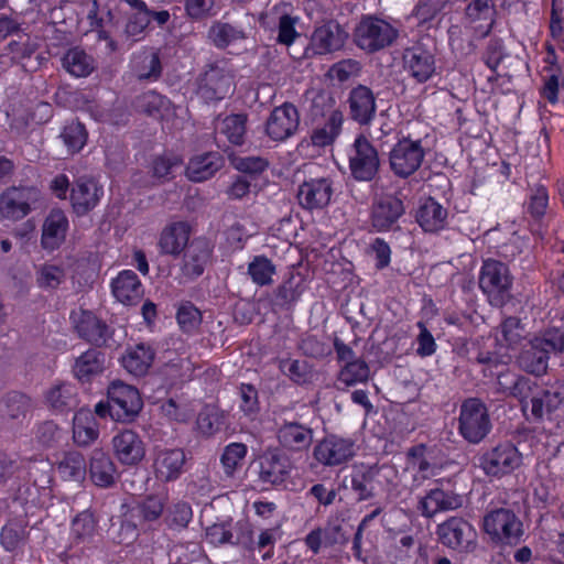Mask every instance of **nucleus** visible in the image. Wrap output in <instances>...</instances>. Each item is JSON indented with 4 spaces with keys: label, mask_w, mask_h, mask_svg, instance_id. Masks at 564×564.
Listing matches in <instances>:
<instances>
[{
    "label": "nucleus",
    "mask_w": 564,
    "mask_h": 564,
    "mask_svg": "<svg viewBox=\"0 0 564 564\" xmlns=\"http://www.w3.org/2000/svg\"><path fill=\"white\" fill-rule=\"evenodd\" d=\"M522 460V454L517 446L505 441L487 449L479 458V466L487 476L501 478L518 469Z\"/></svg>",
    "instance_id": "obj_6"
},
{
    "label": "nucleus",
    "mask_w": 564,
    "mask_h": 564,
    "mask_svg": "<svg viewBox=\"0 0 564 564\" xmlns=\"http://www.w3.org/2000/svg\"><path fill=\"white\" fill-rule=\"evenodd\" d=\"M111 444L115 456L122 465L135 466L145 456L143 441L131 430H124L116 434Z\"/></svg>",
    "instance_id": "obj_23"
},
{
    "label": "nucleus",
    "mask_w": 564,
    "mask_h": 564,
    "mask_svg": "<svg viewBox=\"0 0 564 564\" xmlns=\"http://www.w3.org/2000/svg\"><path fill=\"white\" fill-rule=\"evenodd\" d=\"M499 390L517 398L520 402L532 398L534 394V388H536L535 381L528 377L514 376L511 373L500 375L498 377Z\"/></svg>",
    "instance_id": "obj_44"
},
{
    "label": "nucleus",
    "mask_w": 564,
    "mask_h": 564,
    "mask_svg": "<svg viewBox=\"0 0 564 564\" xmlns=\"http://www.w3.org/2000/svg\"><path fill=\"white\" fill-rule=\"evenodd\" d=\"M291 463L278 451L268 452L260 462V479L270 485H281L289 477Z\"/></svg>",
    "instance_id": "obj_33"
},
{
    "label": "nucleus",
    "mask_w": 564,
    "mask_h": 564,
    "mask_svg": "<svg viewBox=\"0 0 564 564\" xmlns=\"http://www.w3.org/2000/svg\"><path fill=\"white\" fill-rule=\"evenodd\" d=\"M513 276L509 267L496 259L482 261L478 285L488 302L496 307H502L511 299Z\"/></svg>",
    "instance_id": "obj_2"
},
{
    "label": "nucleus",
    "mask_w": 564,
    "mask_h": 564,
    "mask_svg": "<svg viewBox=\"0 0 564 564\" xmlns=\"http://www.w3.org/2000/svg\"><path fill=\"white\" fill-rule=\"evenodd\" d=\"M247 452L248 448L243 443H230L224 448L220 463L226 476L232 477L242 467Z\"/></svg>",
    "instance_id": "obj_52"
},
{
    "label": "nucleus",
    "mask_w": 564,
    "mask_h": 564,
    "mask_svg": "<svg viewBox=\"0 0 564 564\" xmlns=\"http://www.w3.org/2000/svg\"><path fill=\"white\" fill-rule=\"evenodd\" d=\"M405 213V207L397 196L386 195L373 202L371 207V224L377 231L392 229L400 217Z\"/></svg>",
    "instance_id": "obj_21"
},
{
    "label": "nucleus",
    "mask_w": 564,
    "mask_h": 564,
    "mask_svg": "<svg viewBox=\"0 0 564 564\" xmlns=\"http://www.w3.org/2000/svg\"><path fill=\"white\" fill-rule=\"evenodd\" d=\"M463 506V497L452 490L433 488L419 501L417 509L422 516L432 518L437 512L452 511Z\"/></svg>",
    "instance_id": "obj_26"
},
{
    "label": "nucleus",
    "mask_w": 564,
    "mask_h": 564,
    "mask_svg": "<svg viewBox=\"0 0 564 564\" xmlns=\"http://www.w3.org/2000/svg\"><path fill=\"white\" fill-rule=\"evenodd\" d=\"M68 229V219L61 209H53L47 215L42 227V246L54 250L65 240Z\"/></svg>",
    "instance_id": "obj_36"
},
{
    "label": "nucleus",
    "mask_w": 564,
    "mask_h": 564,
    "mask_svg": "<svg viewBox=\"0 0 564 564\" xmlns=\"http://www.w3.org/2000/svg\"><path fill=\"white\" fill-rule=\"evenodd\" d=\"M289 9L290 6L288 3L280 2L270 10H267L260 18L261 24L265 26H268L270 22L278 20V42L284 45H291L299 36L295 30V24L299 19L290 15Z\"/></svg>",
    "instance_id": "obj_29"
},
{
    "label": "nucleus",
    "mask_w": 564,
    "mask_h": 564,
    "mask_svg": "<svg viewBox=\"0 0 564 564\" xmlns=\"http://www.w3.org/2000/svg\"><path fill=\"white\" fill-rule=\"evenodd\" d=\"M181 329L185 333L195 332L202 323V314L191 302L182 303L176 313Z\"/></svg>",
    "instance_id": "obj_62"
},
{
    "label": "nucleus",
    "mask_w": 564,
    "mask_h": 564,
    "mask_svg": "<svg viewBox=\"0 0 564 564\" xmlns=\"http://www.w3.org/2000/svg\"><path fill=\"white\" fill-rule=\"evenodd\" d=\"M191 235V226L185 221H176L167 225L161 232L159 248L162 253L178 256L187 247Z\"/></svg>",
    "instance_id": "obj_34"
},
{
    "label": "nucleus",
    "mask_w": 564,
    "mask_h": 564,
    "mask_svg": "<svg viewBox=\"0 0 564 564\" xmlns=\"http://www.w3.org/2000/svg\"><path fill=\"white\" fill-rule=\"evenodd\" d=\"M186 455L182 448L158 449L153 459V471L158 480L175 481L184 471Z\"/></svg>",
    "instance_id": "obj_20"
},
{
    "label": "nucleus",
    "mask_w": 564,
    "mask_h": 564,
    "mask_svg": "<svg viewBox=\"0 0 564 564\" xmlns=\"http://www.w3.org/2000/svg\"><path fill=\"white\" fill-rule=\"evenodd\" d=\"M99 436L98 424L89 411L80 410L73 419V438L79 446H88Z\"/></svg>",
    "instance_id": "obj_43"
},
{
    "label": "nucleus",
    "mask_w": 564,
    "mask_h": 564,
    "mask_svg": "<svg viewBox=\"0 0 564 564\" xmlns=\"http://www.w3.org/2000/svg\"><path fill=\"white\" fill-rule=\"evenodd\" d=\"M355 454V442L350 437H341L336 434L324 437L313 449L314 458L326 467L347 464Z\"/></svg>",
    "instance_id": "obj_11"
},
{
    "label": "nucleus",
    "mask_w": 564,
    "mask_h": 564,
    "mask_svg": "<svg viewBox=\"0 0 564 564\" xmlns=\"http://www.w3.org/2000/svg\"><path fill=\"white\" fill-rule=\"evenodd\" d=\"M32 408L31 399L20 392L7 393L0 400V424L14 426L20 424Z\"/></svg>",
    "instance_id": "obj_31"
},
{
    "label": "nucleus",
    "mask_w": 564,
    "mask_h": 564,
    "mask_svg": "<svg viewBox=\"0 0 564 564\" xmlns=\"http://www.w3.org/2000/svg\"><path fill=\"white\" fill-rule=\"evenodd\" d=\"M47 405L54 411H65L74 405L73 388L69 384H56L45 393Z\"/></svg>",
    "instance_id": "obj_55"
},
{
    "label": "nucleus",
    "mask_w": 564,
    "mask_h": 564,
    "mask_svg": "<svg viewBox=\"0 0 564 564\" xmlns=\"http://www.w3.org/2000/svg\"><path fill=\"white\" fill-rule=\"evenodd\" d=\"M564 351V332L557 328H549L529 340L522 348L519 357V366L527 372L542 376L546 372L550 356Z\"/></svg>",
    "instance_id": "obj_1"
},
{
    "label": "nucleus",
    "mask_w": 564,
    "mask_h": 564,
    "mask_svg": "<svg viewBox=\"0 0 564 564\" xmlns=\"http://www.w3.org/2000/svg\"><path fill=\"white\" fill-rule=\"evenodd\" d=\"M105 368V356L96 349H88L75 359L74 376L82 382H89L100 375Z\"/></svg>",
    "instance_id": "obj_41"
},
{
    "label": "nucleus",
    "mask_w": 564,
    "mask_h": 564,
    "mask_svg": "<svg viewBox=\"0 0 564 564\" xmlns=\"http://www.w3.org/2000/svg\"><path fill=\"white\" fill-rule=\"evenodd\" d=\"M425 150L421 140L402 138L390 150L389 164L394 175L406 178L423 163Z\"/></svg>",
    "instance_id": "obj_9"
},
{
    "label": "nucleus",
    "mask_w": 564,
    "mask_h": 564,
    "mask_svg": "<svg viewBox=\"0 0 564 564\" xmlns=\"http://www.w3.org/2000/svg\"><path fill=\"white\" fill-rule=\"evenodd\" d=\"M64 69L75 77H86L90 75L96 65L95 59L80 48H70L62 58Z\"/></svg>",
    "instance_id": "obj_47"
},
{
    "label": "nucleus",
    "mask_w": 564,
    "mask_h": 564,
    "mask_svg": "<svg viewBox=\"0 0 564 564\" xmlns=\"http://www.w3.org/2000/svg\"><path fill=\"white\" fill-rule=\"evenodd\" d=\"M212 246L203 238H196L186 247L182 272L188 279H195L203 274L212 259Z\"/></svg>",
    "instance_id": "obj_27"
},
{
    "label": "nucleus",
    "mask_w": 564,
    "mask_h": 564,
    "mask_svg": "<svg viewBox=\"0 0 564 564\" xmlns=\"http://www.w3.org/2000/svg\"><path fill=\"white\" fill-rule=\"evenodd\" d=\"M226 424V416L223 411L215 406H205L197 416L196 426L204 436H213L220 432Z\"/></svg>",
    "instance_id": "obj_50"
},
{
    "label": "nucleus",
    "mask_w": 564,
    "mask_h": 564,
    "mask_svg": "<svg viewBox=\"0 0 564 564\" xmlns=\"http://www.w3.org/2000/svg\"><path fill=\"white\" fill-rule=\"evenodd\" d=\"M208 37L218 48H226L231 43L246 37L242 29L227 22L217 21L208 30Z\"/></svg>",
    "instance_id": "obj_49"
},
{
    "label": "nucleus",
    "mask_w": 564,
    "mask_h": 564,
    "mask_svg": "<svg viewBox=\"0 0 564 564\" xmlns=\"http://www.w3.org/2000/svg\"><path fill=\"white\" fill-rule=\"evenodd\" d=\"M334 194L333 181L329 177L310 178L297 189L299 204L307 210L323 209Z\"/></svg>",
    "instance_id": "obj_16"
},
{
    "label": "nucleus",
    "mask_w": 564,
    "mask_h": 564,
    "mask_svg": "<svg viewBox=\"0 0 564 564\" xmlns=\"http://www.w3.org/2000/svg\"><path fill=\"white\" fill-rule=\"evenodd\" d=\"M95 531L96 521L88 511L80 512L72 521V539L77 545L91 542Z\"/></svg>",
    "instance_id": "obj_51"
},
{
    "label": "nucleus",
    "mask_w": 564,
    "mask_h": 564,
    "mask_svg": "<svg viewBox=\"0 0 564 564\" xmlns=\"http://www.w3.org/2000/svg\"><path fill=\"white\" fill-rule=\"evenodd\" d=\"M379 475L377 465H354L351 471L343 480L345 488H350L358 501L370 500L376 495L375 481Z\"/></svg>",
    "instance_id": "obj_22"
},
{
    "label": "nucleus",
    "mask_w": 564,
    "mask_h": 564,
    "mask_svg": "<svg viewBox=\"0 0 564 564\" xmlns=\"http://www.w3.org/2000/svg\"><path fill=\"white\" fill-rule=\"evenodd\" d=\"M334 112H341L335 106V99L330 94L321 93L312 101L310 115L313 121L326 120Z\"/></svg>",
    "instance_id": "obj_61"
},
{
    "label": "nucleus",
    "mask_w": 564,
    "mask_h": 564,
    "mask_svg": "<svg viewBox=\"0 0 564 564\" xmlns=\"http://www.w3.org/2000/svg\"><path fill=\"white\" fill-rule=\"evenodd\" d=\"M448 0H419L412 14L420 23L433 20L446 6Z\"/></svg>",
    "instance_id": "obj_64"
},
{
    "label": "nucleus",
    "mask_w": 564,
    "mask_h": 564,
    "mask_svg": "<svg viewBox=\"0 0 564 564\" xmlns=\"http://www.w3.org/2000/svg\"><path fill=\"white\" fill-rule=\"evenodd\" d=\"M39 199V192L32 186H11L0 195V215L4 219L20 220L31 213V206Z\"/></svg>",
    "instance_id": "obj_12"
},
{
    "label": "nucleus",
    "mask_w": 564,
    "mask_h": 564,
    "mask_svg": "<svg viewBox=\"0 0 564 564\" xmlns=\"http://www.w3.org/2000/svg\"><path fill=\"white\" fill-rule=\"evenodd\" d=\"M303 292V278L299 273L291 272L274 291L276 304L280 306L291 305L300 300Z\"/></svg>",
    "instance_id": "obj_48"
},
{
    "label": "nucleus",
    "mask_w": 564,
    "mask_h": 564,
    "mask_svg": "<svg viewBox=\"0 0 564 564\" xmlns=\"http://www.w3.org/2000/svg\"><path fill=\"white\" fill-rule=\"evenodd\" d=\"M170 564H192L203 560L202 549L197 542L178 543L169 552Z\"/></svg>",
    "instance_id": "obj_56"
},
{
    "label": "nucleus",
    "mask_w": 564,
    "mask_h": 564,
    "mask_svg": "<svg viewBox=\"0 0 564 564\" xmlns=\"http://www.w3.org/2000/svg\"><path fill=\"white\" fill-rule=\"evenodd\" d=\"M484 531L497 545H516L523 535V524L510 509H496L484 518Z\"/></svg>",
    "instance_id": "obj_5"
},
{
    "label": "nucleus",
    "mask_w": 564,
    "mask_h": 564,
    "mask_svg": "<svg viewBox=\"0 0 564 564\" xmlns=\"http://www.w3.org/2000/svg\"><path fill=\"white\" fill-rule=\"evenodd\" d=\"M314 128L311 133V143L317 148L332 145L341 132L344 122L343 112H334L326 120L313 121Z\"/></svg>",
    "instance_id": "obj_37"
},
{
    "label": "nucleus",
    "mask_w": 564,
    "mask_h": 564,
    "mask_svg": "<svg viewBox=\"0 0 564 564\" xmlns=\"http://www.w3.org/2000/svg\"><path fill=\"white\" fill-rule=\"evenodd\" d=\"M248 273L259 286L270 285L275 274V265L264 256H257L248 265Z\"/></svg>",
    "instance_id": "obj_54"
},
{
    "label": "nucleus",
    "mask_w": 564,
    "mask_h": 564,
    "mask_svg": "<svg viewBox=\"0 0 564 564\" xmlns=\"http://www.w3.org/2000/svg\"><path fill=\"white\" fill-rule=\"evenodd\" d=\"M230 163L235 169L243 173L257 174L263 172L269 162L261 156H238L235 154H228Z\"/></svg>",
    "instance_id": "obj_63"
},
{
    "label": "nucleus",
    "mask_w": 564,
    "mask_h": 564,
    "mask_svg": "<svg viewBox=\"0 0 564 564\" xmlns=\"http://www.w3.org/2000/svg\"><path fill=\"white\" fill-rule=\"evenodd\" d=\"M132 69L140 80H158L162 74L160 54L155 48H144L134 55Z\"/></svg>",
    "instance_id": "obj_38"
},
{
    "label": "nucleus",
    "mask_w": 564,
    "mask_h": 564,
    "mask_svg": "<svg viewBox=\"0 0 564 564\" xmlns=\"http://www.w3.org/2000/svg\"><path fill=\"white\" fill-rule=\"evenodd\" d=\"M403 66L417 83H425L435 73V57L422 44H416L404 50Z\"/></svg>",
    "instance_id": "obj_19"
},
{
    "label": "nucleus",
    "mask_w": 564,
    "mask_h": 564,
    "mask_svg": "<svg viewBox=\"0 0 564 564\" xmlns=\"http://www.w3.org/2000/svg\"><path fill=\"white\" fill-rule=\"evenodd\" d=\"M350 118L361 126L369 124L377 111L376 96L373 91L365 86L354 87L348 96Z\"/></svg>",
    "instance_id": "obj_25"
},
{
    "label": "nucleus",
    "mask_w": 564,
    "mask_h": 564,
    "mask_svg": "<svg viewBox=\"0 0 564 564\" xmlns=\"http://www.w3.org/2000/svg\"><path fill=\"white\" fill-rule=\"evenodd\" d=\"M496 7L494 0H471L465 8L464 18L469 24L485 21L486 28L481 36H486L495 23Z\"/></svg>",
    "instance_id": "obj_45"
},
{
    "label": "nucleus",
    "mask_w": 564,
    "mask_h": 564,
    "mask_svg": "<svg viewBox=\"0 0 564 564\" xmlns=\"http://www.w3.org/2000/svg\"><path fill=\"white\" fill-rule=\"evenodd\" d=\"M346 31L335 21L317 26L310 41L308 51L314 55H325L340 50L346 40Z\"/></svg>",
    "instance_id": "obj_18"
},
{
    "label": "nucleus",
    "mask_w": 564,
    "mask_h": 564,
    "mask_svg": "<svg viewBox=\"0 0 564 564\" xmlns=\"http://www.w3.org/2000/svg\"><path fill=\"white\" fill-rule=\"evenodd\" d=\"M398 35L399 31L392 24L372 15L362 17L354 31L356 45L368 53L392 45Z\"/></svg>",
    "instance_id": "obj_3"
},
{
    "label": "nucleus",
    "mask_w": 564,
    "mask_h": 564,
    "mask_svg": "<svg viewBox=\"0 0 564 564\" xmlns=\"http://www.w3.org/2000/svg\"><path fill=\"white\" fill-rule=\"evenodd\" d=\"M154 356L155 352L150 346L138 344L126 351L121 358V364L131 375L143 376L150 369Z\"/></svg>",
    "instance_id": "obj_40"
},
{
    "label": "nucleus",
    "mask_w": 564,
    "mask_h": 564,
    "mask_svg": "<svg viewBox=\"0 0 564 564\" xmlns=\"http://www.w3.org/2000/svg\"><path fill=\"white\" fill-rule=\"evenodd\" d=\"M280 445L290 452H303L313 443L314 431L308 425L296 421H284L278 429Z\"/></svg>",
    "instance_id": "obj_24"
},
{
    "label": "nucleus",
    "mask_w": 564,
    "mask_h": 564,
    "mask_svg": "<svg viewBox=\"0 0 564 564\" xmlns=\"http://www.w3.org/2000/svg\"><path fill=\"white\" fill-rule=\"evenodd\" d=\"M556 402L550 389L539 390L531 398V413L541 420L558 408Z\"/></svg>",
    "instance_id": "obj_60"
},
{
    "label": "nucleus",
    "mask_w": 564,
    "mask_h": 564,
    "mask_svg": "<svg viewBox=\"0 0 564 564\" xmlns=\"http://www.w3.org/2000/svg\"><path fill=\"white\" fill-rule=\"evenodd\" d=\"M224 165L218 152H206L193 156L186 166V176L193 182H204L213 177Z\"/></svg>",
    "instance_id": "obj_35"
},
{
    "label": "nucleus",
    "mask_w": 564,
    "mask_h": 564,
    "mask_svg": "<svg viewBox=\"0 0 564 564\" xmlns=\"http://www.w3.org/2000/svg\"><path fill=\"white\" fill-rule=\"evenodd\" d=\"M369 376L370 369L367 362L362 359H357L345 364L338 373V382L345 387H351L366 382Z\"/></svg>",
    "instance_id": "obj_53"
},
{
    "label": "nucleus",
    "mask_w": 564,
    "mask_h": 564,
    "mask_svg": "<svg viewBox=\"0 0 564 564\" xmlns=\"http://www.w3.org/2000/svg\"><path fill=\"white\" fill-rule=\"evenodd\" d=\"M447 210L434 198H427L419 208L416 221L426 232H436L446 225Z\"/></svg>",
    "instance_id": "obj_39"
},
{
    "label": "nucleus",
    "mask_w": 564,
    "mask_h": 564,
    "mask_svg": "<svg viewBox=\"0 0 564 564\" xmlns=\"http://www.w3.org/2000/svg\"><path fill=\"white\" fill-rule=\"evenodd\" d=\"M216 134L225 137L234 145L245 143L247 133V116L243 113H232L216 122Z\"/></svg>",
    "instance_id": "obj_42"
},
{
    "label": "nucleus",
    "mask_w": 564,
    "mask_h": 564,
    "mask_svg": "<svg viewBox=\"0 0 564 564\" xmlns=\"http://www.w3.org/2000/svg\"><path fill=\"white\" fill-rule=\"evenodd\" d=\"M349 171L359 182L372 181L379 172L380 158L373 144L362 134L358 135L348 152Z\"/></svg>",
    "instance_id": "obj_8"
},
{
    "label": "nucleus",
    "mask_w": 564,
    "mask_h": 564,
    "mask_svg": "<svg viewBox=\"0 0 564 564\" xmlns=\"http://www.w3.org/2000/svg\"><path fill=\"white\" fill-rule=\"evenodd\" d=\"M279 368L297 384H304L310 381L312 369L305 360L282 359L280 360Z\"/></svg>",
    "instance_id": "obj_58"
},
{
    "label": "nucleus",
    "mask_w": 564,
    "mask_h": 564,
    "mask_svg": "<svg viewBox=\"0 0 564 564\" xmlns=\"http://www.w3.org/2000/svg\"><path fill=\"white\" fill-rule=\"evenodd\" d=\"M164 509L163 499L158 496H148L132 509L133 516L143 521L151 522L158 520Z\"/></svg>",
    "instance_id": "obj_59"
},
{
    "label": "nucleus",
    "mask_w": 564,
    "mask_h": 564,
    "mask_svg": "<svg viewBox=\"0 0 564 564\" xmlns=\"http://www.w3.org/2000/svg\"><path fill=\"white\" fill-rule=\"evenodd\" d=\"M300 124V115L295 106L285 102L275 107L267 120V134L274 141H284L292 137Z\"/></svg>",
    "instance_id": "obj_17"
},
{
    "label": "nucleus",
    "mask_w": 564,
    "mask_h": 564,
    "mask_svg": "<svg viewBox=\"0 0 564 564\" xmlns=\"http://www.w3.org/2000/svg\"><path fill=\"white\" fill-rule=\"evenodd\" d=\"M59 138L69 153H76L85 145L87 132L80 122L72 121L64 127Z\"/></svg>",
    "instance_id": "obj_57"
},
{
    "label": "nucleus",
    "mask_w": 564,
    "mask_h": 564,
    "mask_svg": "<svg viewBox=\"0 0 564 564\" xmlns=\"http://www.w3.org/2000/svg\"><path fill=\"white\" fill-rule=\"evenodd\" d=\"M107 395L111 402L112 419L118 422H132L143 406L139 391L120 380L110 383Z\"/></svg>",
    "instance_id": "obj_10"
},
{
    "label": "nucleus",
    "mask_w": 564,
    "mask_h": 564,
    "mask_svg": "<svg viewBox=\"0 0 564 564\" xmlns=\"http://www.w3.org/2000/svg\"><path fill=\"white\" fill-rule=\"evenodd\" d=\"M492 424L486 404L478 398L463 401L458 416V432L468 443H480L491 431Z\"/></svg>",
    "instance_id": "obj_4"
},
{
    "label": "nucleus",
    "mask_w": 564,
    "mask_h": 564,
    "mask_svg": "<svg viewBox=\"0 0 564 564\" xmlns=\"http://www.w3.org/2000/svg\"><path fill=\"white\" fill-rule=\"evenodd\" d=\"M113 296L124 305H135L141 302L144 290L137 273L132 270L120 272L111 282Z\"/></svg>",
    "instance_id": "obj_30"
},
{
    "label": "nucleus",
    "mask_w": 564,
    "mask_h": 564,
    "mask_svg": "<svg viewBox=\"0 0 564 564\" xmlns=\"http://www.w3.org/2000/svg\"><path fill=\"white\" fill-rule=\"evenodd\" d=\"M70 321L77 335L95 346L107 345L110 338L108 325L93 312L79 308L70 313Z\"/></svg>",
    "instance_id": "obj_15"
},
{
    "label": "nucleus",
    "mask_w": 564,
    "mask_h": 564,
    "mask_svg": "<svg viewBox=\"0 0 564 564\" xmlns=\"http://www.w3.org/2000/svg\"><path fill=\"white\" fill-rule=\"evenodd\" d=\"M89 478L94 485L100 488L112 487L118 478L117 466L108 453L95 448L89 457Z\"/></svg>",
    "instance_id": "obj_28"
},
{
    "label": "nucleus",
    "mask_w": 564,
    "mask_h": 564,
    "mask_svg": "<svg viewBox=\"0 0 564 564\" xmlns=\"http://www.w3.org/2000/svg\"><path fill=\"white\" fill-rule=\"evenodd\" d=\"M56 469L65 480L82 481L87 473V465L79 452H66L56 462Z\"/></svg>",
    "instance_id": "obj_46"
},
{
    "label": "nucleus",
    "mask_w": 564,
    "mask_h": 564,
    "mask_svg": "<svg viewBox=\"0 0 564 564\" xmlns=\"http://www.w3.org/2000/svg\"><path fill=\"white\" fill-rule=\"evenodd\" d=\"M206 540L213 545L232 544L250 547L253 532L246 521L234 523L231 520L216 522L206 528Z\"/></svg>",
    "instance_id": "obj_14"
},
{
    "label": "nucleus",
    "mask_w": 564,
    "mask_h": 564,
    "mask_svg": "<svg viewBox=\"0 0 564 564\" xmlns=\"http://www.w3.org/2000/svg\"><path fill=\"white\" fill-rule=\"evenodd\" d=\"M440 542L446 547L468 552L475 547L476 530L463 518L452 517L438 524L437 531Z\"/></svg>",
    "instance_id": "obj_13"
},
{
    "label": "nucleus",
    "mask_w": 564,
    "mask_h": 564,
    "mask_svg": "<svg viewBox=\"0 0 564 564\" xmlns=\"http://www.w3.org/2000/svg\"><path fill=\"white\" fill-rule=\"evenodd\" d=\"M234 91V75L227 63L210 64L197 79V94L206 102L218 101Z\"/></svg>",
    "instance_id": "obj_7"
},
{
    "label": "nucleus",
    "mask_w": 564,
    "mask_h": 564,
    "mask_svg": "<svg viewBox=\"0 0 564 564\" xmlns=\"http://www.w3.org/2000/svg\"><path fill=\"white\" fill-rule=\"evenodd\" d=\"M102 188L91 178H79L72 188L70 202L78 215H85L97 206Z\"/></svg>",
    "instance_id": "obj_32"
}]
</instances>
